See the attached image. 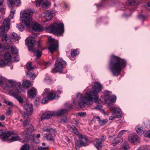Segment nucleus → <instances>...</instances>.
Instances as JSON below:
<instances>
[{
  "mask_svg": "<svg viewBox=\"0 0 150 150\" xmlns=\"http://www.w3.org/2000/svg\"><path fill=\"white\" fill-rule=\"evenodd\" d=\"M8 82L9 83L10 85L12 86H15L13 90H14L15 91L16 90L17 88H18L19 91V93L20 92V90L23 93H24L25 92V88H21V84L20 83H17L16 82L14 81H13L12 80H10L8 81Z\"/></svg>",
  "mask_w": 150,
  "mask_h": 150,
  "instance_id": "obj_12",
  "label": "nucleus"
},
{
  "mask_svg": "<svg viewBox=\"0 0 150 150\" xmlns=\"http://www.w3.org/2000/svg\"><path fill=\"white\" fill-rule=\"evenodd\" d=\"M4 103H7L9 105H13V103L10 101L7 102V101L6 100H4Z\"/></svg>",
  "mask_w": 150,
  "mask_h": 150,
  "instance_id": "obj_56",
  "label": "nucleus"
},
{
  "mask_svg": "<svg viewBox=\"0 0 150 150\" xmlns=\"http://www.w3.org/2000/svg\"><path fill=\"white\" fill-rule=\"evenodd\" d=\"M30 146L28 144L23 145L21 148L20 150H29Z\"/></svg>",
  "mask_w": 150,
  "mask_h": 150,
  "instance_id": "obj_39",
  "label": "nucleus"
},
{
  "mask_svg": "<svg viewBox=\"0 0 150 150\" xmlns=\"http://www.w3.org/2000/svg\"><path fill=\"white\" fill-rule=\"evenodd\" d=\"M41 0H40V1H36L35 5L37 7H38L40 5H41Z\"/></svg>",
  "mask_w": 150,
  "mask_h": 150,
  "instance_id": "obj_49",
  "label": "nucleus"
},
{
  "mask_svg": "<svg viewBox=\"0 0 150 150\" xmlns=\"http://www.w3.org/2000/svg\"><path fill=\"white\" fill-rule=\"evenodd\" d=\"M67 121V116H65L61 119V121L62 122L66 123Z\"/></svg>",
  "mask_w": 150,
  "mask_h": 150,
  "instance_id": "obj_46",
  "label": "nucleus"
},
{
  "mask_svg": "<svg viewBox=\"0 0 150 150\" xmlns=\"http://www.w3.org/2000/svg\"><path fill=\"white\" fill-rule=\"evenodd\" d=\"M145 8L148 10H150V2H149L145 6Z\"/></svg>",
  "mask_w": 150,
  "mask_h": 150,
  "instance_id": "obj_52",
  "label": "nucleus"
},
{
  "mask_svg": "<svg viewBox=\"0 0 150 150\" xmlns=\"http://www.w3.org/2000/svg\"><path fill=\"white\" fill-rule=\"evenodd\" d=\"M78 114L81 116H83L85 114H86V112H80L78 113Z\"/></svg>",
  "mask_w": 150,
  "mask_h": 150,
  "instance_id": "obj_59",
  "label": "nucleus"
},
{
  "mask_svg": "<svg viewBox=\"0 0 150 150\" xmlns=\"http://www.w3.org/2000/svg\"><path fill=\"white\" fill-rule=\"evenodd\" d=\"M42 129L43 132H49V133H54L55 132V130L50 127L45 126L42 128Z\"/></svg>",
  "mask_w": 150,
  "mask_h": 150,
  "instance_id": "obj_22",
  "label": "nucleus"
},
{
  "mask_svg": "<svg viewBox=\"0 0 150 150\" xmlns=\"http://www.w3.org/2000/svg\"><path fill=\"white\" fill-rule=\"evenodd\" d=\"M45 79L46 82L48 83H49L51 82V80L49 77H46Z\"/></svg>",
  "mask_w": 150,
  "mask_h": 150,
  "instance_id": "obj_51",
  "label": "nucleus"
},
{
  "mask_svg": "<svg viewBox=\"0 0 150 150\" xmlns=\"http://www.w3.org/2000/svg\"><path fill=\"white\" fill-rule=\"evenodd\" d=\"M50 3L47 0H42L41 6L43 8H48L49 6Z\"/></svg>",
  "mask_w": 150,
  "mask_h": 150,
  "instance_id": "obj_29",
  "label": "nucleus"
},
{
  "mask_svg": "<svg viewBox=\"0 0 150 150\" xmlns=\"http://www.w3.org/2000/svg\"><path fill=\"white\" fill-rule=\"evenodd\" d=\"M80 137L82 139V140L77 141L76 143V148L86 146V144L88 142L86 138L82 136H80Z\"/></svg>",
  "mask_w": 150,
  "mask_h": 150,
  "instance_id": "obj_14",
  "label": "nucleus"
},
{
  "mask_svg": "<svg viewBox=\"0 0 150 150\" xmlns=\"http://www.w3.org/2000/svg\"><path fill=\"white\" fill-rule=\"evenodd\" d=\"M0 12L2 14H4L5 13V8L3 4H0Z\"/></svg>",
  "mask_w": 150,
  "mask_h": 150,
  "instance_id": "obj_41",
  "label": "nucleus"
},
{
  "mask_svg": "<svg viewBox=\"0 0 150 150\" xmlns=\"http://www.w3.org/2000/svg\"><path fill=\"white\" fill-rule=\"evenodd\" d=\"M125 132H127V130H122L120 131L118 135V137L120 138Z\"/></svg>",
  "mask_w": 150,
  "mask_h": 150,
  "instance_id": "obj_48",
  "label": "nucleus"
},
{
  "mask_svg": "<svg viewBox=\"0 0 150 150\" xmlns=\"http://www.w3.org/2000/svg\"><path fill=\"white\" fill-rule=\"evenodd\" d=\"M2 40L5 41L7 44L10 45L12 43L11 41V38H10V36L7 34H4L2 38Z\"/></svg>",
  "mask_w": 150,
  "mask_h": 150,
  "instance_id": "obj_20",
  "label": "nucleus"
},
{
  "mask_svg": "<svg viewBox=\"0 0 150 150\" xmlns=\"http://www.w3.org/2000/svg\"><path fill=\"white\" fill-rule=\"evenodd\" d=\"M31 71H28L27 72V74L32 79H33L35 78V76L34 74V73L31 72Z\"/></svg>",
  "mask_w": 150,
  "mask_h": 150,
  "instance_id": "obj_38",
  "label": "nucleus"
},
{
  "mask_svg": "<svg viewBox=\"0 0 150 150\" xmlns=\"http://www.w3.org/2000/svg\"><path fill=\"white\" fill-rule=\"evenodd\" d=\"M45 67V68L49 67L50 65V63L49 62H45L43 63Z\"/></svg>",
  "mask_w": 150,
  "mask_h": 150,
  "instance_id": "obj_53",
  "label": "nucleus"
},
{
  "mask_svg": "<svg viewBox=\"0 0 150 150\" xmlns=\"http://www.w3.org/2000/svg\"><path fill=\"white\" fill-rule=\"evenodd\" d=\"M102 86L98 83H95V84L92 86V91L90 93H86L85 96H82L80 93L77 94L76 97L78 98L79 96L80 98L78 103L79 106L82 107L84 104L89 105L92 104L93 100L97 102L98 101V93L102 89Z\"/></svg>",
  "mask_w": 150,
  "mask_h": 150,
  "instance_id": "obj_1",
  "label": "nucleus"
},
{
  "mask_svg": "<svg viewBox=\"0 0 150 150\" xmlns=\"http://www.w3.org/2000/svg\"><path fill=\"white\" fill-rule=\"evenodd\" d=\"M47 98L50 100H53L56 98V94L55 92H53L52 91L50 92L47 96Z\"/></svg>",
  "mask_w": 150,
  "mask_h": 150,
  "instance_id": "obj_24",
  "label": "nucleus"
},
{
  "mask_svg": "<svg viewBox=\"0 0 150 150\" xmlns=\"http://www.w3.org/2000/svg\"><path fill=\"white\" fill-rule=\"evenodd\" d=\"M95 119H97L98 120V121L101 125H103V120H101L99 117L97 116L96 117H94L93 118V120Z\"/></svg>",
  "mask_w": 150,
  "mask_h": 150,
  "instance_id": "obj_44",
  "label": "nucleus"
},
{
  "mask_svg": "<svg viewBox=\"0 0 150 150\" xmlns=\"http://www.w3.org/2000/svg\"><path fill=\"white\" fill-rule=\"evenodd\" d=\"M1 57H0V67H3L5 66H9L8 65L7 62H6Z\"/></svg>",
  "mask_w": 150,
  "mask_h": 150,
  "instance_id": "obj_31",
  "label": "nucleus"
},
{
  "mask_svg": "<svg viewBox=\"0 0 150 150\" xmlns=\"http://www.w3.org/2000/svg\"><path fill=\"white\" fill-rule=\"evenodd\" d=\"M31 26L33 30L36 32H40L42 30V28L41 26L36 22H33Z\"/></svg>",
  "mask_w": 150,
  "mask_h": 150,
  "instance_id": "obj_16",
  "label": "nucleus"
},
{
  "mask_svg": "<svg viewBox=\"0 0 150 150\" xmlns=\"http://www.w3.org/2000/svg\"><path fill=\"white\" fill-rule=\"evenodd\" d=\"M4 60L7 62L8 65L9 66L11 62V57L10 54L8 53H5L4 54Z\"/></svg>",
  "mask_w": 150,
  "mask_h": 150,
  "instance_id": "obj_19",
  "label": "nucleus"
},
{
  "mask_svg": "<svg viewBox=\"0 0 150 150\" xmlns=\"http://www.w3.org/2000/svg\"><path fill=\"white\" fill-rule=\"evenodd\" d=\"M15 9L14 8H13V7L12 8L11 10V13H12V15L13 14H14L15 13Z\"/></svg>",
  "mask_w": 150,
  "mask_h": 150,
  "instance_id": "obj_60",
  "label": "nucleus"
},
{
  "mask_svg": "<svg viewBox=\"0 0 150 150\" xmlns=\"http://www.w3.org/2000/svg\"><path fill=\"white\" fill-rule=\"evenodd\" d=\"M28 13H23L21 15V17L24 18L22 22L28 28H30V23L32 21V17L31 15L33 14V11L29 10Z\"/></svg>",
  "mask_w": 150,
  "mask_h": 150,
  "instance_id": "obj_6",
  "label": "nucleus"
},
{
  "mask_svg": "<svg viewBox=\"0 0 150 150\" xmlns=\"http://www.w3.org/2000/svg\"><path fill=\"white\" fill-rule=\"evenodd\" d=\"M16 134V132L13 131H8L6 132L5 130H0V139L3 141H5L11 135Z\"/></svg>",
  "mask_w": 150,
  "mask_h": 150,
  "instance_id": "obj_10",
  "label": "nucleus"
},
{
  "mask_svg": "<svg viewBox=\"0 0 150 150\" xmlns=\"http://www.w3.org/2000/svg\"><path fill=\"white\" fill-rule=\"evenodd\" d=\"M129 148L128 144L125 142V145H122L120 148V150H127Z\"/></svg>",
  "mask_w": 150,
  "mask_h": 150,
  "instance_id": "obj_40",
  "label": "nucleus"
},
{
  "mask_svg": "<svg viewBox=\"0 0 150 150\" xmlns=\"http://www.w3.org/2000/svg\"><path fill=\"white\" fill-rule=\"evenodd\" d=\"M103 106L101 105H98L95 107V108L98 110H100L102 109Z\"/></svg>",
  "mask_w": 150,
  "mask_h": 150,
  "instance_id": "obj_55",
  "label": "nucleus"
},
{
  "mask_svg": "<svg viewBox=\"0 0 150 150\" xmlns=\"http://www.w3.org/2000/svg\"><path fill=\"white\" fill-rule=\"evenodd\" d=\"M11 112H12V111H11V110H10V109L8 110L7 111V112L6 113V115L7 116L11 114Z\"/></svg>",
  "mask_w": 150,
  "mask_h": 150,
  "instance_id": "obj_58",
  "label": "nucleus"
},
{
  "mask_svg": "<svg viewBox=\"0 0 150 150\" xmlns=\"http://www.w3.org/2000/svg\"><path fill=\"white\" fill-rule=\"evenodd\" d=\"M137 133L140 135H142L144 132V129L143 127H140L139 125L137 126L136 127Z\"/></svg>",
  "mask_w": 150,
  "mask_h": 150,
  "instance_id": "obj_25",
  "label": "nucleus"
},
{
  "mask_svg": "<svg viewBox=\"0 0 150 150\" xmlns=\"http://www.w3.org/2000/svg\"><path fill=\"white\" fill-rule=\"evenodd\" d=\"M138 18L142 19H144L145 18V17L142 15H140L138 16Z\"/></svg>",
  "mask_w": 150,
  "mask_h": 150,
  "instance_id": "obj_57",
  "label": "nucleus"
},
{
  "mask_svg": "<svg viewBox=\"0 0 150 150\" xmlns=\"http://www.w3.org/2000/svg\"><path fill=\"white\" fill-rule=\"evenodd\" d=\"M102 140L101 139H98L95 140L93 142L94 145L98 150L102 149Z\"/></svg>",
  "mask_w": 150,
  "mask_h": 150,
  "instance_id": "obj_17",
  "label": "nucleus"
},
{
  "mask_svg": "<svg viewBox=\"0 0 150 150\" xmlns=\"http://www.w3.org/2000/svg\"><path fill=\"white\" fill-rule=\"evenodd\" d=\"M48 41L49 45L48 49L50 53L52 54L57 50L58 47V42L51 37L49 38Z\"/></svg>",
  "mask_w": 150,
  "mask_h": 150,
  "instance_id": "obj_9",
  "label": "nucleus"
},
{
  "mask_svg": "<svg viewBox=\"0 0 150 150\" xmlns=\"http://www.w3.org/2000/svg\"><path fill=\"white\" fill-rule=\"evenodd\" d=\"M52 134L51 133H49V134H45L44 135L43 137L46 139L48 141H54V138L52 136Z\"/></svg>",
  "mask_w": 150,
  "mask_h": 150,
  "instance_id": "obj_28",
  "label": "nucleus"
},
{
  "mask_svg": "<svg viewBox=\"0 0 150 150\" xmlns=\"http://www.w3.org/2000/svg\"><path fill=\"white\" fill-rule=\"evenodd\" d=\"M5 118V117L4 115H2L0 116V120L1 121H3L4 120Z\"/></svg>",
  "mask_w": 150,
  "mask_h": 150,
  "instance_id": "obj_64",
  "label": "nucleus"
},
{
  "mask_svg": "<svg viewBox=\"0 0 150 150\" xmlns=\"http://www.w3.org/2000/svg\"><path fill=\"white\" fill-rule=\"evenodd\" d=\"M126 65V61L120 57L112 55L110 62L109 67L111 73L113 75L119 76L122 69Z\"/></svg>",
  "mask_w": 150,
  "mask_h": 150,
  "instance_id": "obj_3",
  "label": "nucleus"
},
{
  "mask_svg": "<svg viewBox=\"0 0 150 150\" xmlns=\"http://www.w3.org/2000/svg\"><path fill=\"white\" fill-rule=\"evenodd\" d=\"M49 89H45V91L43 94H42V95L43 96H45L46 95V94H47L49 91Z\"/></svg>",
  "mask_w": 150,
  "mask_h": 150,
  "instance_id": "obj_54",
  "label": "nucleus"
},
{
  "mask_svg": "<svg viewBox=\"0 0 150 150\" xmlns=\"http://www.w3.org/2000/svg\"><path fill=\"white\" fill-rule=\"evenodd\" d=\"M20 139L18 136L17 135L16 136L12 137L11 138L8 139V140L10 142H13V141L19 140Z\"/></svg>",
  "mask_w": 150,
  "mask_h": 150,
  "instance_id": "obj_33",
  "label": "nucleus"
},
{
  "mask_svg": "<svg viewBox=\"0 0 150 150\" xmlns=\"http://www.w3.org/2000/svg\"><path fill=\"white\" fill-rule=\"evenodd\" d=\"M28 95L30 98H33L36 96V90L34 88H32L27 92Z\"/></svg>",
  "mask_w": 150,
  "mask_h": 150,
  "instance_id": "obj_18",
  "label": "nucleus"
},
{
  "mask_svg": "<svg viewBox=\"0 0 150 150\" xmlns=\"http://www.w3.org/2000/svg\"><path fill=\"white\" fill-rule=\"evenodd\" d=\"M16 27L20 31H22L24 28V27L21 23L17 24L16 25Z\"/></svg>",
  "mask_w": 150,
  "mask_h": 150,
  "instance_id": "obj_42",
  "label": "nucleus"
},
{
  "mask_svg": "<svg viewBox=\"0 0 150 150\" xmlns=\"http://www.w3.org/2000/svg\"><path fill=\"white\" fill-rule=\"evenodd\" d=\"M53 113L52 112L45 113L42 115L41 120L50 118L51 117L53 116Z\"/></svg>",
  "mask_w": 150,
  "mask_h": 150,
  "instance_id": "obj_23",
  "label": "nucleus"
},
{
  "mask_svg": "<svg viewBox=\"0 0 150 150\" xmlns=\"http://www.w3.org/2000/svg\"><path fill=\"white\" fill-rule=\"evenodd\" d=\"M23 107L25 112H23L21 110H19V111L24 119L23 125L25 132V134H28L31 133L34 130L33 126L29 123L30 119L29 117V116L31 115L33 112V107L32 105L30 103H26Z\"/></svg>",
  "mask_w": 150,
  "mask_h": 150,
  "instance_id": "obj_2",
  "label": "nucleus"
},
{
  "mask_svg": "<svg viewBox=\"0 0 150 150\" xmlns=\"http://www.w3.org/2000/svg\"><path fill=\"white\" fill-rule=\"evenodd\" d=\"M11 5H15L16 6H19L21 4L20 0H8Z\"/></svg>",
  "mask_w": 150,
  "mask_h": 150,
  "instance_id": "obj_27",
  "label": "nucleus"
},
{
  "mask_svg": "<svg viewBox=\"0 0 150 150\" xmlns=\"http://www.w3.org/2000/svg\"><path fill=\"white\" fill-rule=\"evenodd\" d=\"M47 148V147H42V146H39L38 148L34 149L33 150H46Z\"/></svg>",
  "mask_w": 150,
  "mask_h": 150,
  "instance_id": "obj_45",
  "label": "nucleus"
},
{
  "mask_svg": "<svg viewBox=\"0 0 150 150\" xmlns=\"http://www.w3.org/2000/svg\"><path fill=\"white\" fill-rule=\"evenodd\" d=\"M67 112V110L66 109L60 110L56 112V115L58 116H60L63 114L66 113Z\"/></svg>",
  "mask_w": 150,
  "mask_h": 150,
  "instance_id": "obj_30",
  "label": "nucleus"
},
{
  "mask_svg": "<svg viewBox=\"0 0 150 150\" xmlns=\"http://www.w3.org/2000/svg\"><path fill=\"white\" fill-rule=\"evenodd\" d=\"M138 136L137 135H131L128 137L129 140L132 143H134L138 139Z\"/></svg>",
  "mask_w": 150,
  "mask_h": 150,
  "instance_id": "obj_26",
  "label": "nucleus"
},
{
  "mask_svg": "<svg viewBox=\"0 0 150 150\" xmlns=\"http://www.w3.org/2000/svg\"><path fill=\"white\" fill-rule=\"evenodd\" d=\"M37 62L38 64H39L40 65H44L43 63L45 62H44L43 61H40V62Z\"/></svg>",
  "mask_w": 150,
  "mask_h": 150,
  "instance_id": "obj_63",
  "label": "nucleus"
},
{
  "mask_svg": "<svg viewBox=\"0 0 150 150\" xmlns=\"http://www.w3.org/2000/svg\"><path fill=\"white\" fill-rule=\"evenodd\" d=\"M11 37L15 41H16L18 40L20 38L18 36V35L15 33H12Z\"/></svg>",
  "mask_w": 150,
  "mask_h": 150,
  "instance_id": "obj_35",
  "label": "nucleus"
},
{
  "mask_svg": "<svg viewBox=\"0 0 150 150\" xmlns=\"http://www.w3.org/2000/svg\"><path fill=\"white\" fill-rule=\"evenodd\" d=\"M52 13L50 10L46 11L42 14V16L45 18L46 21L44 22H46L50 21L52 18Z\"/></svg>",
  "mask_w": 150,
  "mask_h": 150,
  "instance_id": "obj_15",
  "label": "nucleus"
},
{
  "mask_svg": "<svg viewBox=\"0 0 150 150\" xmlns=\"http://www.w3.org/2000/svg\"><path fill=\"white\" fill-rule=\"evenodd\" d=\"M66 63L64 61L61 59L58 58L55 64V68L54 69V71H52V72L55 73L58 72H61L63 68V66L66 65Z\"/></svg>",
  "mask_w": 150,
  "mask_h": 150,
  "instance_id": "obj_8",
  "label": "nucleus"
},
{
  "mask_svg": "<svg viewBox=\"0 0 150 150\" xmlns=\"http://www.w3.org/2000/svg\"><path fill=\"white\" fill-rule=\"evenodd\" d=\"M50 100H48V98L47 97V98H43L42 100V102L43 104H45L47 103Z\"/></svg>",
  "mask_w": 150,
  "mask_h": 150,
  "instance_id": "obj_47",
  "label": "nucleus"
},
{
  "mask_svg": "<svg viewBox=\"0 0 150 150\" xmlns=\"http://www.w3.org/2000/svg\"><path fill=\"white\" fill-rule=\"evenodd\" d=\"M26 66L28 69V71H32L35 67L34 66H32V63L31 62L27 63Z\"/></svg>",
  "mask_w": 150,
  "mask_h": 150,
  "instance_id": "obj_34",
  "label": "nucleus"
},
{
  "mask_svg": "<svg viewBox=\"0 0 150 150\" xmlns=\"http://www.w3.org/2000/svg\"><path fill=\"white\" fill-rule=\"evenodd\" d=\"M11 50L12 53L13 54H16L18 52V50L14 46L11 47Z\"/></svg>",
  "mask_w": 150,
  "mask_h": 150,
  "instance_id": "obj_43",
  "label": "nucleus"
},
{
  "mask_svg": "<svg viewBox=\"0 0 150 150\" xmlns=\"http://www.w3.org/2000/svg\"><path fill=\"white\" fill-rule=\"evenodd\" d=\"M139 150H150L148 149L146 146H142L140 147L139 149Z\"/></svg>",
  "mask_w": 150,
  "mask_h": 150,
  "instance_id": "obj_50",
  "label": "nucleus"
},
{
  "mask_svg": "<svg viewBox=\"0 0 150 150\" xmlns=\"http://www.w3.org/2000/svg\"><path fill=\"white\" fill-rule=\"evenodd\" d=\"M10 20L8 18L4 19L3 21V25L6 30H8L9 29Z\"/></svg>",
  "mask_w": 150,
  "mask_h": 150,
  "instance_id": "obj_21",
  "label": "nucleus"
},
{
  "mask_svg": "<svg viewBox=\"0 0 150 150\" xmlns=\"http://www.w3.org/2000/svg\"><path fill=\"white\" fill-rule=\"evenodd\" d=\"M45 29L48 32L54 33L58 36H61L64 32V24L62 23H55L46 27Z\"/></svg>",
  "mask_w": 150,
  "mask_h": 150,
  "instance_id": "obj_4",
  "label": "nucleus"
},
{
  "mask_svg": "<svg viewBox=\"0 0 150 150\" xmlns=\"http://www.w3.org/2000/svg\"><path fill=\"white\" fill-rule=\"evenodd\" d=\"M30 81L28 80L25 81L23 83V85L26 88H28L30 85Z\"/></svg>",
  "mask_w": 150,
  "mask_h": 150,
  "instance_id": "obj_32",
  "label": "nucleus"
},
{
  "mask_svg": "<svg viewBox=\"0 0 150 150\" xmlns=\"http://www.w3.org/2000/svg\"><path fill=\"white\" fill-rule=\"evenodd\" d=\"M78 54V50H71V55L72 57H75Z\"/></svg>",
  "mask_w": 150,
  "mask_h": 150,
  "instance_id": "obj_37",
  "label": "nucleus"
},
{
  "mask_svg": "<svg viewBox=\"0 0 150 150\" xmlns=\"http://www.w3.org/2000/svg\"><path fill=\"white\" fill-rule=\"evenodd\" d=\"M6 30H6V28L4 27V26H1L0 27V36H1L3 35H4Z\"/></svg>",
  "mask_w": 150,
  "mask_h": 150,
  "instance_id": "obj_36",
  "label": "nucleus"
},
{
  "mask_svg": "<svg viewBox=\"0 0 150 150\" xmlns=\"http://www.w3.org/2000/svg\"><path fill=\"white\" fill-rule=\"evenodd\" d=\"M108 107L112 110V115L109 117L110 120H112L115 118H120L121 117V111L118 108L113 107L112 104H109Z\"/></svg>",
  "mask_w": 150,
  "mask_h": 150,
  "instance_id": "obj_7",
  "label": "nucleus"
},
{
  "mask_svg": "<svg viewBox=\"0 0 150 150\" xmlns=\"http://www.w3.org/2000/svg\"><path fill=\"white\" fill-rule=\"evenodd\" d=\"M146 135L150 138V131H148L146 133Z\"/></svg>",
  "mask_w": 150,
  "mask_h": 150,
  "instance_id": "obj_62",
  "label": "nucleus"
},
{
  "mask_svg": "<svg viewBox=\"0 0 150 150\" xmlns=\"http://www.w3.org/2000/svg\"><path fill=\"white\" fill-rule=\"evenodd\" d=\"M111 92L109 91H105L104 93L105 98V101L106 102L107 100H109L110 102L114 103L116 100V97L114 95L110 96Z\"/></svg>",
  "mask_w": 150,
  "mask_h": 150,
  "instance_id": "obj_11",
  "label": "nucleus"
},
{
  "mask_svg": "<svg viewBox=\"0 0 150 150\" xmlns=\"http://www.w3.org/2000/svg\"><path fill=\"white\" fill-rule=\"evenodd\" d=\"M103 5L102 2H101L100 4L98 5H97L96 6L98 8H102Z\"/></svg>",
  "mask_w": 150,
  "mask_h": 150,
  "instance_id": "obj_61",
  "label": "nucleus"
},
{
  "mask_svg": "<svg viewBox=\"0 0 150 150\" xmlns=\"http://www.w3.org/2000/svg\"><path fill=\"white\" fill-rule=\"evenodd\" d=\"M27 43L28 44V50L30 51H31L36 54L37 58H40L42 55V52L40 50L39 48L40 46V43L39 42H38V48L36 49L34 48L35 46V40L33 38L28 39Z\"/></svg>",
  "mask_w": 150,
  "mask_h": 150,
  "instance_id": "obj_5",
  "label": "nucleus"
},
{
  "mask_svg": "<svg viewBox=\"0 0 150 150\" xmlns=\"http://www.w3.org/2000/svg\"><path fill=\"white\" fill-rule=\"evenodd\" d=\"M17 88L16 90L15 91L14 90H11L10 91V93L18 100L19 103H22L23 102L22 98L21 96H18L19 91L18 88Z\"/></svg>",
  "mask_w": 150,
  "mask_h": 150,
  "instance_id": "obj_13",
  "label": "nucleus"
}]
</instances>
